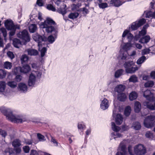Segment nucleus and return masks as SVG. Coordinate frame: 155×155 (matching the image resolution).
Wrapping results in <instances>:
<instances>
[{
	"mask_svg": "<svg viewBox=\"0 0 155 155\" xmlns=\"http://www.w3.org/2000/svg\"><path fill=\"white\" fill-rule=\"evenodd\" d=\"M41 28L45 29V31L47 33H53L54 35H50L48 38V41L50 43H52L56 38L58 32V28L56 24L51 18H48L44 22L41 23L40 24Z\"/></svg>",
	"mask_w": 155,
	"mask_h": 155,
	"instance_id": "f257e3e1",
	"label": "nucleus"
},
{
	"mask_svg": "<svg viewBox=\"0 0 155 155\" xmlns=\"http://www.w3.org/2000/svg\"><path fill=\"white\" fill-rule=\"evenodd\" d=\"M2 112L6 116L7 119L12 122L19 123H21L22 122V120L20 117L13 115L12 112H9L8 110L5 109L2 110Z\"/></svg>",
	"mask_w": 155,
	"mask_h": 155,
	"instance_id": "f03ea898",
	"label": "nucleus"
},
{
	"mask_svg": "<svg viewBox=\"0 0 155 155\" xmlns=\"http://www.w3.org/2000/svg\"><path fill=\"white\" fill-rule=\"evenodd\" d=\"M134 63L133 61L126 62L124 64L126 72L127 73H133L138 69L137 67H134Z\"/></svg>",
	"mask_w": 155,
	"mask_h": 155,
	"instance_id": "7ed1b4c3",
	"label": "nucleus"
},
{
	"mask_svg": "<svg viewBox=\"0 0 155 155\" xmlns=\"http://www.w3.org/2000/svg\"><path fill=\"white\" fill-rule=\"evenodd\" d=\"M155 122V116H148L144 121V125L147 128H150L154 126Z\"/></svg>",
	"mask_w": 155,
	"mask_h": 155,
	"instance_id": "20e7f679",
	"label": "nucleus"
},
{
	"mask_svg": "<svg viewBox=\"0 0 155 155\" xmlns=\"http://www.w3.org/2000/svg\"><path fill=\"white\" fill-rule=\"evenodd\" d=\"M17 36L25 42H28L30 41V38L28 31L25 29L19 32L17 34Z\"/></svg>",
	"mask_w": 155,
	"mask_h": 155,
	"instance_id": "39448f33",
	"label": "nucleus"
},
{
	"mask_svg": "<svg viewBox=\"0 0 155 155\" xmlns=\"http://www.w3.org/2000/svg\"><path fill=\"white\" fill-rule=\"evenodd\" d=\"M134 152L137 155H143L146 152L145 147L141 144H139L134 148Z\"/></svg>",
	"mask_w": 155,
	"mask_h": 155,
	"instance_id": "423d86ee",
	"label": "nucleus"
},
{
	"mask_svg": "<svg viewBox=\"0 0 155 155\" xmlns=\"http://www.w3.org/2000/svg\"><path fill=\"white\" fill-rule=\"evenodd\" d=\"M12 146L14 148V150L17 154L20 153L21 151V148L20 147L21 146V141L18 139L14 140L12 143Z\"/></svg>",
	"mask_w": 155,
	"mask_h": 155,
	"instance_id": "0eeeda50",
	"label": "nucleus"
},
{
	"mask_svg": "<svg viewBox=\"0 0 155 155\" xmlns=\"http://www.w3.org/2000/svg\"><path fill=\"white\" fill-rule=\"evenodd\" d=\"M112 128V130L116 133H114L112 134V136L113 137L114 139L117 138L122 137V135L120 133H117V132L119 131L120 128L118 126H116L115 123L114 122H112L111 123Z\"/></svg>",
	"mask_w": 155,
	"mask_h": 155,
	"instance_id": "6e6552de",
	"label": "nucleus"
},
{
	"mask_svg": "<svg viewBox=\"0 0 155 155\" xmlns=\"http://www.w3.org/2000/svg\"><path fill=\"white\" fill-rule=\"evenodd\" d=\"M146 22V20L144 18H142L139 21L133 22L132 24L131 28L133 30H137L138 28L143 25Z\"/></svg>",
	"mask_w": 155,
	"mask_h": 155,
	"instance_id": "1a4fd4ad",
	"label": "nucleus"
},
{
	"mask_svg": "<svg viewBox=\"0 0 155 155\" xmlns=\"http://www.w3.org/2000/svg\"><path fill=\"white\" fill-rule=\"evenodd\" d=\"M33 38L35 41L38 42V45L39 48L41 45V42L45 41L46 39V38L45 37H43L38 35H33Z\"/></svg>",
	"mask_w": 155,
	"mask_h": 155,
	"instance_id": "9d476101",
	"label": "nucleus"
},
{
	"mask_svg": "<svg viewBox=\"0 0 155 155\" xmlns=\"http://www.w3.org/2000/svg\"><path fill=\"white\" fill-rule=\"evenodd\" d=\"M118 149L120 151L118 152L116 155H128L126 151V146L123 144L122 143L120 144Z\"/></svg>",
	"mask_w": 155,
	"mask_h": 155,
	"instance_id": "9b49d317",
	"label": "nucleus"
},
{
	"mask_svg": "<svg viewBox=\"0 0 155 155\" xmlns=\"http://www.w3.org/2000/svg\"><path fill=\"white\" fill-rule=\"evenodd\" d=\"M143 105L151 110H155V98L154 101H146L144 102Z\"/></svg>",
	"mask_w": 155,
	"mask_h": 155,
	"instance_id": "f8f14e48",
	"label": "nucleus"
},
{
	"mask_svg": "<svg viewBox=\"0 0 155 155\" xmlns=\"http://www.w3.org/2000/svg\"><path fill=\"white\" fill-rule=\"evenodd\" d=\"M143 96L148 101H154L155 97L149 90H146L143 93Z\"/></svg>",
	"mask_w": 155,
	"mask_h": 155,
	"instance_id": "ddd939ff",
	"label": "nucleus"
},
{
	"mask_svg": "<svg viewBox=\"0 0 155 155\" xmlns=\"http://www.w3.org/2000/svg\"><path fill=\"white\" fill-rule=\"evenodd\" d=\"M16 69L19 70L21 73H27L31 70L30 67L27 64L24 65L22 67H20L16 68Z\"/></svg>",
	"mask_w": 155,
	"mask_h": 155,
	"instance_id": "4468645a",
	"label": "nucleus"
},
{
	"mask_svg": "<svg viewBox=\"0 0 155 155\" xmlns=\"http://www.w3.org/2000/svg\"><path fill=\"white\" fill-rule=\"evenodd\" d=\"M36 80V77L33 73H31L30 75L28 81V84L29 86H31L35 84Z\"/></svg>",
	"mask_w": 155,
	"mask_h": 155,
	"instance_id": "2eb2a0df",
	"label": "nucleus"
},
{
	"mask_svg": "<svg viewBox=\"0 0 155 155\" xmlns=\"http://www.w3.org/2000/svg\"><path fill=\"white\" fill-rule=\"evenodd\" d=\"M150 49L145 48L142 51L141 54L142 55H145L149 54L150 51H152V53L155 54V46H153L150 48Z\"/></svg>",
	"mask_w": 155,
	"mask_h": 155,
	"instance_id": "dca6fc26",
	"label": "nucleus"
},
{
	"mask_svg": "<svg viewBox=\"0 0 155 155\" xmlns=\"http://www.w3.org/2000/svg\"><path fill=\"white\" fill-rule=\"evenodd\" d=\"M109 106L108 101L106 98L104 99L101 104V108L103 110H105L108 108Z\"/></svg>",
	"mask_w": 155,
	"mask_h": 155,
	"instance_id": "f3484780",
	"label": "nucleus"
},
{
	"mask_svg": "<svg viewBox=\"0 0 155 155\" xmlns=\"http://www.w3.org/2000/svg\"><path fill=\"white\" fill-rule=\"evenodd\" d=\"M125 89V86L123 85L120 84L117 86L115 88V91L118 94L123 93Z\"/></svg>",
	"mask_w": 155,
	"mask_h": 155,
	"instance_id": "a211bd4d",
	"label": "nucleus"
},
{
	"mask_svg": "<svg viewBox=\"0 0 155 155\" xmlns=\"http://www.w3.org/2000/svg\"><path fill=\"white\" fill-rule=\"evenodd\" d=\"M128 33L129 31L128 30H126L124 31L122 35V37L124 38L127 35V39L128 40V41L129 42H130L132 40L133 38V36L130 33Z\"/></svg>",
	"mask_w": 155,
	"mask_h": 155,
	"instance_id": "6ab92c4d",
	"label": "nucleus"
},
{
	"mask_svg": "<svg viewBox=\"0 0 155 155\" xmlns=\"http://www.w3.org/2000/svg\"><path fill=\"white\" fill-rule=\"evenodd\" d=\"M5 25L6 28L8 30L13 29L14 24L12 20H6L5 23Z\"/></svg>",
	"mask_w": 155,
	"mask_h": 155,
	"instance_id": "aec40b11",
	"label": "nucleus"
},
{
	"mask_svg": "<svg viewBox=\"0 0 155 155\" xmlns=\"http://www.w3.org/2000/svg\"><path fill=\"white\" fill-rule=\"evenodd\" d=\"M150 39V38L149 35H146L141 38L139 40V42L144 44L148 42Z\"/></svg>",
	"mask_w": 155,
	"mask_h": 155,
	"instance_id": "412c9836",
	"label": "nucleus"
},
{
	"mask_svg": "<svg viewBox=\"0 0 155 155\" xmlns=\"http://www.w3.org/2000/svg\"><path fill=\"white\" fill-rule=\"evenodd\" d=\"M18 88L21 92H25L27 91V87L25 84L20 83L18 84Z\"/></svg>",
	"mask_w": 155,
	"mask_h": 155,
	"instance_id": "4be33fe9",
	"label": "nucleus"
},
{
	"mask_svg": "<svg viewBox=\"0 0 155 155\" xmlns=\"http://www.w3.org/2000/svg\"><path fill=\"white\" fill-rule=\"evenodd\" d=\"M123 118L121 114H117L115 117V122L116 124L120 125L122 123Z\"/></svg>",
	"mask_w": 155,
	"mask_h": 155,
	"instance_id": "5701e85b",
	"label": "nucleus"
},
{
	"mask_svg": "<svg viewBox=\"0 0 155 155\" xmlns=\"http://www.w3.org/2000/svg\"><path fill=\"white\" fill-rule=\"evenodd\" d=\"M26 51L28 52V55L31 56H36L38 54V51L34 49H28Z\"/></svg>",
	"mask_w": 155,
	"mask_h": 155,
	"instance_id": "b1692460",
	"label": "nucleus"
},
{
	"mask_svg": "<svg viewBox=\"0 0 155 155\" xmlns=\"http://www.w3.org/2000/svg\"><path fill=\"white\" fill-rule=\"evenodd\" d=\"M141 105L140 103L138 101L134 103V109L135 112L139 113L140 111Z\"/></svg>",
	"mask_w": 155,
	"mask_h": 155,
	"instance_id": "393cba45",
	"label": "nucleus"
},
{
	"mask_svg": "<svg viewBox=\"0 0 155 155\" xmlns=\"http://www.w3.org/2000/svg\"><path fill=\"white\" fill-rule=\"evenodd\" d=\"M127 97L125 94L123 93L118 94L117 95L118 99L121 101H124L126 99Z\"/></svg>",
	"mask_w": 155,
	"mask_h": 155,
	"instance_id": "a878e982",
	"label": "nucleus"
},
{
	"mask_svg": "<svg viewBox=\"0 0 155 155\" xmlns=\"http://www.w3.org/2000/svg\"><path fill=\"white\" fill-rule=\"evenodd\" d=\"M110 4L115 7H119L122 5V3L119 0H111L110 2Z\"/></svg>",
	"mask_w": 155,
	"mask_h": 155,
	"instance_id": "bb28decb",
	"label": "nucleus"
},
{
	"mask_svg": "<svg viewBox=\"0 0 155 155\" xmlns=\"http://www.w3.org/2000/svg\"><path fill=\"white\" fill-rule=\"evenodd\" d=\"M21 44V41L18 39L15 38L13 40V45L16 48H18Z\"/></svg>",
	"mask_w": 155,
	"mask_h": 155,
	"instance_id": "cd10ccee",
	"label": "nucleus"
},
{
	"mask_svg": "<svg viewBox=\"0 0 155 155\" xmlns=\"http://www.w3.org/2000/svg\"><path fill=\"white\" fill-rule=\"evenodd\" d=\"M120 54L119 57L122 60H125L127 58V51H123L122 50H120Z\"/></svg>",
	"mask_w": 155,
	"mask_h": 155,
	"instance_id": "c85d7f7f",
	"label": "nucleus"
},
{
	"mask_svg": "<svg viewBox=\"0 0 155 155\" xmlns=\"http://www.w3.org/2000/svg\"><path fill=\"white\" fill-rule=\"evenodd\" d=\"M137 97V94L134 91H133L129 95V98L130 101H132L136 99Z\"/></svg>",
	"mask_w": 155,
	"mask_h": 155,
	"instance_id": "c756f323",
	"label": "nucleus"
},
{
	"mask_svg": "<svg viewBox=\"0 0 155 155\" xmlns=\"http://www.w3.org/2000/svg\"><path fill=\"white\" fill-rule=\"evenodd\" d=\"M37 29V25L35 24H31L29 26V30L31 33H34Z\"/></svg>",
	"mask_w": 155,
	"mask_h": 155,
	"instance_id": "7c9ffc66",
	"label": "nucleus"
},
{
	"mask_svg": "<svg viewBox=\"0 0 155 155\" xmlns=\"http://www.w3.org/2000/svg\"><path fill=\"white\" fill-rule=\"evenodd\" d=\"M6 84L5 81H0V92H3L4 91L6 88Z\"/></svg>",
	"mask_w": 155,
	"mask_h": 155,
	"instance_id": "2f4dec72",
	"label": "nucleus"
},
{
	"mask_svg": "<svg viewBox=\"0 0 155 155\" xmlns=\"http://www.w3.org/2000/svg\"><path fill=\"white\" fill-rule=\"evenodd\" d=\"M12 63L8 61H6L4 63V67L5 69H10L12 67Z\"/></svg>",
	"mask_w": 155,
	"mask_h": 155,
	"instance_id": "473e14b6",
	"label": "nucleus"
},
{
	"mask_svg": "<svg viewBox=\"0 0 155 155\" xmlns=\"http://www.w3.org/2000/svg\"><path fill=\"white\" fill-rule=\"evenodd\" d=\"M141 125L138 122H136L133 124L132 127L135 130H139L141 128Z\"/></svg>",
	"mask_w": 155,
	"mask_h": 155,
	"instance_id": "72a5a7b5",
	"label": "nucleus"
},
{
	"mask_svg": "<svg viewBox=\"0 0 155 155\" xmlns=\"http://www.w3.org/2000/svg\"><path fill=\"white\" fill-rule=\"evenodd\" d=\"M79 15L77 12L71 13L68 15V17L71 19H74L76 18Z\"/></svg>",
	"mask_w": 155,
	"mask_h": 155,
	"instance_id": "f704fd0d",
	"label": "nucleus"
},
{
	"mask_svg": "<svg viewBox=\"0 0 155 155\" xmlns=\"http://www.w3.org/2000/svg\"><path fill=\"white\" fill-rule=\"evenodd\" d=\"M131 107L129 106L125 108L124 114L126 116H128L130 114L131 112Z\"/></svg>",
	"mask_w": 155,
	"mask_h": 155,
	"instance_id": "c9c22d12",
	"label": "nucleus"
},
{
	"mask_svg": "<svg viewBox=\"0 0 155 155\" xmlns=\"http://www.w3.org/2000/svg\"><path fill=\"white\" fill-rule=\"evenodd\" d=\"M124 70L122 69H120L116 71L115 74V76L116 78H119L122 74Z\"/></svg>",
	"mask_w": 155,
	"mask_h": 155,
	"instance_id": "e433bc0d",
	"label": "nucleus"
},
{
	"mask_svg": "<svg viewBox=\"0 0 155 155\" xmlns=\"http://www.w3.org/2000/svg\"><path fill=\"white\" fill-rule=\"evenodd\" d=\"M130 82L135 83L137 81V78L135 75L131 76L129 79Z\"/></svg>",
	"mask_w": 155,
	"mask_h": 155,
	"instance_id": "4c0bfd02",
	"label": "nucleus"
},
{
	"mask_svg": "<svg viewBox=\"0 0 155 155\" xmlns=\"http://www.w3.org/2000/svg\"><path fill=\"white\" fill-rule=\"evenodd\" d=\"M146 59L145 56H142L137 60V63L138 64H141Z\"/></svg>",
	"mask_w": 155,
	"mask_h": 155,
	"instance_id": "58836bf2",
	"label": "nucleus"
},
{
	"mask_svg": "<svg viewBox=\"0 0 155 155\" xmlns=\"http://www.w3.org/2000/svg\"><path fill=\"white\" fill-rule=\"evenodd\" d=\"M6 75L5 71L3 69H0V78L2 79L5 78Z\"/></svg>",
	"mask_w": 155,
	"mask_h": 155,
	"instance_id": "ea45409f",
	"label": "nucleus"
},
{
	"mask_svg": "<svg viewBox=\"0 0 155 155\" xmlns=\"http://www.w3.org/2000/svg\"><path fill=\"white\" fill-rule=\"evenodd\" d=\"M58 12L59 13L62 14L64 16L67 12L65 8H60L58 10Z\"/></svg>",
	"mask_w": 155,
	"mask_h": 155,
	"instance_id": "a19ab883",
	"label": "nucleus"
},
{
	"mask_svg": "<svg viewBox=\"0 0 155 155\" xmlns=\"http://www.w3.org/2000/svg\"><path fill=\"white\" fill-rule=\"evenodd\" d=\"M154 83L152 81H149L144 84L145 87H151L153 86Z\"/></svg>",
	"mask_w": 155,
	"mask_h": 155,
	"instance_id": "79ce46f5",
	"label": "nucleus"
},
{
	"mask_svg": "<svg viewBox=\"0 0 155 155\" xmlns=\"http://www.w3.org/2000/svg\"><path fill=\"white\" fill-rule=\"evenodd\" d=\"M13 150L12 148H7L5 151V152L6 155H10L13 153Z\"/></svg>",
	"mask_w": 155,
	"mask_h": 155,
	"instance_id": "37998d69",
	"label": "nucleus"
},
{
	"mask_svg": "<svg viewBox=\"0 0 155 155\" xmlns=\"http://www.w3.org/2000/svg\"><path fill=\"white\" fill-rule=\"evenodd\" d=\"M8 85L12 88H15L17 84L14 81H9L8 83Z\"/></svg>",
	"mask_w": 155,
	"mask_h": 155,
	"instance_id": "c03bdc74",
	"label": "nucleus"
},
{
	"mask_svg": "<svg viewBox=\"0 0 155 155\" xmlns=\"http://www.w3.org/2000/svg\"><path fill=\"white\" fill-rule=\"evenodd\" d=\"M0 33L3 34V36L4 38H5L7 36V33L6 29L3 28H1L0 29Z\"/></svg>",
	"mask_w": 155,
	"mask_h": 155,
	"instance_id": "a18cd8bd",
	"label": "nucleus"
},
{
	"mask_svg": "<svg viewBox=\"0 0 155 155\" xmlns=\"http://www.w3.org/2000/svg\"><path fill=\"white\" fill-rule=\"evenodd\" d=\"M130 44L129 43H126L122 47L123 50H124V51H127L130 48Z\"/></svg>",
	"mask_w": 155,
	"mask_h": 155,
	"instance_id": "49530a36",
	"label": "nucleus"
},
{
	"mask_svg": "<svg viewBox=\"0 0 155 155\" xmlns=\"http://www.w3.org/2000/svg\"><path fill=\"white\" fill-rule=\"evenodd\" d=\"M7 54L8 57L12 60L15 58V55L13 53L12 51H8L7 53Z\"/></svg>",
	"mask_w": 155,
	"mask_h": 155,
	"instance_id": "de8ad7c7",
	"label": "nucleus"
},
{
	"mask_svg": "<svg viewBox=\"0 0 155 155\" xmlns=\"http://www.w3.org/2000/svg\"><path fill=\"white\" fill-rule=\"evenodd\" d=\"M151 17L155 18V12L152 14L150 12H148L146 13L145 16L146 18H150Z\"/></svg>",
	"mask_w": 155,
	"mask_h": 155,
	"instance_id": "09e8293b",
	"label": "nucleus"
},
{
	"mask_svg": "<svg viewBox=\"0 0 155 155\" xmlns=\"http://www.w3.org/2000/svg\"><path fill=\"white\" fill-rule=\"evenodd\" d=\"M28 59V57L26 54L22 55L21 58V61L22 62L26 61Z\"/></svg>",
	"mask_w": 155,
	"mask_h": 155,
	"instance_id": "8fccbe9b",
	"label": "nucleus"
},
{
	"mask_svg": "<svg viewBox=\"0 0 155 155\" xmlns=\"http://www.w3.org/2000/svg\"><path fill=\"white\" fill-rule=\"evenodd\" d=\"M47 8L49 10L53 11H55L56 9L51 4H48L47 6Z\"/></svg>",
	"mask_w": 155,
	"mask_h": 155,
	"instance_id": "3c124183",
	"label": "nucleus"
},
{
	"mask_svg": "<svg viewBox=\"0 0 155 155\" xmlns=\"http://www.w3.org/2000/svg\"><path fill=\"white\" fill-rule=\"evenodd\" d=\"M23 150L25 153H28L29 152L30 148L29 146H25L23 147Z\"/></svg>",
	"mask_w": 155,
	"mask_h": 155,
	"instance_id": "603ef678",
	"label": "nucleus"
},
{
	"mask_svg": "<svg viewBox=\"0 0 155 155\" xmlns=\"http://www.w3.org/2000/svg\"><path fill=\"white\" fill-rule=\"evenodd\" d=\"M99 6L101 8H104L108 7V5L106 3H102L98 4Z\"/></svg>",
	"mask_w": 155,
	"mask_h": 155,
	"instance_id": "864d4df0",
	"label": "nucleus"
},
{
	"mask_svg": "<svg viewBox=\"0 0 155 155\" xmlns=\"http://www.w3.org/2000/svg\"><path fill=\"white\" fill-rule=\"evenodd\" d=\"M145 136L147 138L150 139H152L153 138V136L152 133L150 131H147L146 133Z\"/></svg>",
	"mask_w": 155,
	"mask_h": 155,
	"instance_id": "5fc2aeb1",
	"label": "nucleus"
},
{
	"mask_svg": "<svg viewBox=\"0 0 155 155\" xmlns=\"http://www.w3.org/2000/svg\"><path fill=\"white\" fill-rule=\"evenodd\" d=\"M37 137L40 141H43L45 140V137L44 136L39 133L37 134Z\"/></svg>",
	"mask_w": 155,
	"mask_h": 155,
	"instance_id": "6e6d98bb",
	"label": "nucleus"
},
{
	"mask_svg": "<svg viewBox=\"0 0 155 155\" xmlns=\"http://www.w3.org/2000/svg\"><path fill=\"white\" fill-rule=\"evenodd\" d=\"M46 51H47L46 48L45 47L43 48L42 49L41 51V57H43L44 56Z\"/></svg>",
	"mask_w": 155,
	"mask_h": 155,
	"instance_id": "4d7b16f0",
	"label": "nucleus"
},
{
	"mask_svg": "<svg viewBox=\"0 0 155 155\" xmlns=\"http://www.w3.org/2000/svg\"><path fill=\"white\" fill-rule=\"evenodd\" d=\"M24 142L26 144L28 145L31 144L32 143V141L31 140L26 139H24Z\"/></svg>",
	"mask_w": 155,
	"mask_h": 155,
	"instance_id": "13d9d810",
	"label": "nucleus"
},
{
	"mask_svg": "<svg viewBox=\"0 0 155 155\" xmlns=\"http://www.w3.org/2000/svg\"><path fill=\"white\" fill-rule=\"evenodd\" d=\"M146 33V30H144L143 28L141 31L139 32V36H143L145 35Z\"/></svg>",
	"mask_w": 155,
	"mask_h": 155,
	"instance_id": "bf43d9fd",
	"label": "nucleus"
},
{
	"mask_svg": "<svg viewBox=\"0 0 155 155\" xmlns=\"http://www.w3.org/2000/svg\"><path fill=\"white\" fill-rule=\"evenodd\" d=\"M0 134L3 137H5L7 135V133L6 131L2 130L1 129L0 131Z\"/></svg>",
	"mask_w": 155,
	"mask_h": 155,
	"instance_id": "052dcab7",
	"label": "nucleus"
},
{
	"mask_svg": "<svg viewBox=\"0 0 155 155\" xmlns=\"http://www.w3.org/2000/svg\"><path fill=\"white\" fill-rule=\"evenodd\" d=\"M128 152L130 155H134V154L132 151V147L131 146H129L128 147Z\"/></svg>",
	"mask_w": 155,
	"mask_h": 155,
	"instance_id": "680f3d73",
	"label": "nucleus"
},
{
	"mask_svg": "<svg viewBox=\"0 0 155 155\" xmlns=\"http://www.w3.org/2000/svg\"><path fill=\"white\" fill-rule=\"evenodd\" d=\"M36 3L39 6H42L43 5L42 0H37Z\"/></svg>",
	"mask_w": 155,
	"mask_h": 155,
	"instance_id": "e2e57ef3",
	"label": "nucleus"
},
{
	"mask_svg": "<svg viewBox=\"0 0 155 155\" xmlns=\"http://www.w3.org/2000/svg\"><path fill=\"white\" fill-rule=\"evenodd\" d=\"M22 79V77L20 75H17L15 78V80L17 82L20 81Z\"/></svg>",
	"mask_w": 155,
	"mask_h": 155,
	"instance_id": "0e129e2a",
	"label": "nucleus"
},
{
	"mask_svg": "<svg viewBox=\"0 0 155 155\" xmlns=\"http://www.w3.org/2000/svg\"><path fill=\"white\" fill-rule=\"evenodd\" d=\"M34 72L35 73L34 74L33 73L34 75H35H35H36L37 77H40L41 75V74L40 72H39L38 71H34Z\"/></svg>",
	"mask_w": 155,
	"mask_h": 155,
	"instance_id": "69168bd1",
	"label": "nucleus"
},
{
	"mask_svg": "<svg viewBox=\"0 0 155 155\" xmlns=\"http://www.w3.org/2000/svg\"><path fill=\"white\" fill-rule=\"evenodd\" d=\"M78 128L80 129H83L84 128H85V126L84 125H82V124H78Z\"/></svg>",
	"mask_w": 155,
	"mask_h": 155,
	"instance_id": "338daca9",
	"label": "nucleus"
},
{
	"mask_svg": "<svg viewBox=\"0 0 155 155\" xmlns=\"http://www.w3.org/2000/svg\"><path fill=\"white\" fill-rule=\"evenodd\" d=\"M38 153L36 150H32L31 151L30 155H37Z\"/></svg>",
	"mask_w": 155,
	"mask_h": 155,
	"instance_id": "774afa93",
	"label": "nucleus"
}]
</instances>
